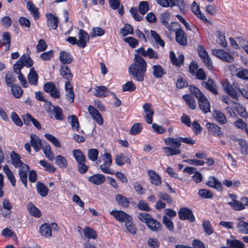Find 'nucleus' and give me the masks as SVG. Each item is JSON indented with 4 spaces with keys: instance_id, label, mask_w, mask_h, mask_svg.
<instances>
[{
    "instance_id": "nucleus-1",
    "label": "nucleus",
    "mask_w": 248,
    "mask_h": 248,
    "mask_svg": "<svg viewBox=\"0 0 248 248\" xmlns=\"http://www.w3.org/2000/svg\"><path fill=\"white\" fill-rule=\"evenodd\" d=\"M11 163L16 168L18 169V175L22 183L27 187V175L30 170L29 166L21 160L20 156L13 151L10 154Z\"/></svg>"
},
{
    "instance_id": "nucleus-2",
    "label": "nucleus",
    "mask_w": 248,
    "mask_h": 248,
    "mask_svg": "<svg viewBox=\"0 0 248 248\" xmlns=\"http://www.w3.org/2000/svg\"><path fill=\"white\" fill-rule=\"evenodd\" d=\"M189 90L198 100V105L200 109L204 113L210 112V102L203 93L199 89L193 86H190Z\"/></svg>"
},
{
    "instance_id": "nucleus-3",
    "label": "nucleus",
    "mask_w": 248,
    "mask_h": 248,
    "mask_svg": "<svg viewBox=\"0 0 248 248\" xmlns=\"http://www.w3.org/2000/svg\"><path fill=\"white\" fill-rule=\"evenodd\" d=\"M166 145L172 146L173 147H164L162 148L163 152L168 156H172L181 154V151L179 149L181 146V140L180 137L177 138H167L164 140Z\"/></svg>"
},
{
    "instance_id": "nucleus-4",
    "label": "nucleus",
    "mask_w": 248,
    "mask_h": 248,
    "mask_svg": "<svg viewBox=\"0 0 248 248\" xmlns=\"http://www.w3.org/2000/svg\"><path fill=\"white\" fill-rule=\"evenodd\" d=\"M146 66L147 63H132L129 66L128 71L134 79L142 81L146 71Z\"/></svg>"
},
{
    "instance_id": "nucleus-5",
    "label": "nucleus",
    "mask_w": 248,
    "mask_h": 248,
    "mask_svg": "<svg viewBox=\"0 0 248 248\" xmlns=\"http://www.w3.org/2000/svg\"><path fill=\"white\" fill-rule=\"evenodd\" d=\"M44 90L46 93H49L51 97L54 98H59L60 96V93L58 89H57L52 82H48L45 84L44 86Z\"/></svg>"
},
{
    "instance_id": "nucleus-6",
    "label": "nucleus",
    "mask_w": 248,
    "mask_h": 248,
    "mask_svg": "<svg viewBox=\"0 0 248 248\" xmlns=\"http://www.w3.org/2000/svg\"><path fill=\"white\" fill-rule=\"evenodd\" d=\"M178 216L181 220H188L191 222H194L195 220L191 210L186 207L180 208L178 212Z\"/></svg>"
},
{
    "instance_id": "nucleus-7",
    "label": "nucleus",
    "mask_w": 248,
    "mask_h": 248,
    "mask_svg": "<svg viewBox=\"0 0 248 248\" xmlns=\"http://www.w3.org/2000/svg\"><path fill=\"white\" fill-rule=\"evenodd\" d=\"M110 214L120 222H125L132 217L131 216L122 210H112Z\"/></svg>"
},
{
    "instance_id": "nucleus-8",
    "label": "nucleus",
    "mask_w": 248,
    "mask_h": 248,
    "mask_svg": "<svg viewBox=\"0 0 248 248\" xmlns=\"http://www.w3.org/2000/svg\"><path fill=\"white\" fill-rule=\"evenodd\" d=\"M212 53L217 57L226 62H230L233 60L230 53L222 49H214L212 50Z\"/></svg>"
},
{
    "instance_id": "nucleus-9",
    "label": "nucleus",
    "mask_w": 248,
    "mask_h": 248,
    "mask_svg": "<svg viewBox=\"0 0 248 248\" xmlns=\"http://www.w3.org/2000/svg\"><path fill=\"white\" fill-rule=\"evenodd\" d=\"M88 111L92 118L99 124L103 123V118L99 111L92 106L88 107Z\"/></svg>"
},
{
    "instance_id": "nucleus-10",
    "label": "nucleus",
    "mask_w": 248,
    "mask_h": 248,
    "mask_svg": "<svg viewBox=\"0 0 248 248\" xmlns=\"http://www.w3.org/2000/svg\"><path fill=\"white\" fill-rule=\"evenodd\" d=\"M152 105L149 103H145L143 106V108L145 114V119L147 123L151 124L153 122V116L154 113V109L151 107Z\"/></svg>"
},
{
    "instance_id": "nucleus-11",
    "label": "nucleus",
    "mask_w": 248,
    "mask_h": 248,
    "mask_svg": "<svg viewBox=\"0 0 248 248\" xmlns=\"http://www.w3.org/2000/svg\"><path fill=\"white\" fill-rule=\"evenodd\" d=\"M176 41L180 45L185 46L187 44L186 34L181 29H178L175 33Z\"/></svg>"
},
{
    "instance_id": "nucleus-12",
    "label": "nucleus",
    "mask_w": 248,
    "mask_h": 248,
    "mask_svg": "<svg viewBox=\"0 0 248 248\" xmlns=\"http://www.w3.org/2000/svg\"><path fill=\"white\" fill-rule=\"evenodd\" d=\"M206 126L208 130L214 136L219 138L223 136V132L221 131L220 127L217 124L213 123H207L206 124Z\"/></svg>"
},
{
    "instance_id": "nucleus-13",
    "label": "nucleus",
    "mask_w": 248,
    "mask_h": 248,
    "mask_svg": "<svg viewBox=\"0 0 248 248\" xmlns=\"http://www.w3.org/2000/svg\"><path fill=\"white\" fill-rule=\"evenodd\" d=\"M78 41L77 46L81 48H84L86 45V40H89L88 34L84 30H80L78 35Z\"/></svg>"
},
{
    "instance_id": "nucleus-14",
    "label": "nucleus",
    "mask_w": 248,
    "mask_h": 248,
    "mask_svg": "<svg viewBox=\"0 0 248 248\" xmlns=\"http://www.w3.org/2000/svg\"><path fill=\"white\" fill-rule=\"evenodd\" d=\"M30 137L31 145L36 152H39L43 146L41 140L38 136L33 134H31Z\"/></svg>"
},
{
    "instance_id": "nucleus-15",
    "label": "nucleus",
    "mask_w": 248,
    "mask_h": 248,
    "mask_svg": "<svg viewBox=\"0 0 248 248\" xmlns=\"http://www.w3.org/2000/svg\"><path fill=\"white\" fill-rule=\"evenodd\" d=\"M148 174L151 184L155 186H159L161 183V178L155 171L150 170H148Z\"/></svg>"
},
{
    "instance_id": "nucleus-16",
    "label": "nucleus",
    "mask_w": 248,
    "mask_h": 248,
    "mask_svg": "<svg viewBox=\"0 0 248 248\" xmlns=\"http://www.w3.org/2000/svg\"><path fill=\"white\" fill-rule=\"evenodd\" d=\"M146 225L151 231L155 232H158L162 230L161 223L153 217L147 221Z\"/></svg>"
},
{
    "instance_id": "nucleus-17",
    "label": "nucleus",
    "mask_w": 248,
    "mask_h": 248,
    "mask_svg": "<svg viewBox=\"0 0 248 248\" xmlns=\"http://www.w3.org/2000/svg\"><path fill=\"white\" fill-rule=\"evenodd\" d=\"M47 18L48 26L53 30H55L58 27V18L51 13H47L46 15Z\"/></svg>"
},
{
    "instance_id": "nucleus-18",
    "label": "nucleus",
    "mask_w": 248,
    "mask_h": 248,
    "mask_svg": "<svg viewBox=\"0 0 248 248\" xmlns=\"http://www.w3.org/2000/svg\"><path fill=\"white\" fill-rule=\"evenodd\" d=\"M115 163L119 166H122L125 163L129 165L131 164V160L129 157L123 153L115 155Z\"/></svg>"
},
{
    "instance_id": "nucleus-19",
    "label": "nucleus",
    "mask_w": 248,
    "mask_h": 248,
    "mask_svg": "<svg viewBox=\"0 0 248 248\" xmlns=\"http://www.w3.org/2000/svg\"><path fill=\"white\" fill-rule=\"evenodd\" d=\"M106 180L105 176L100 173L95 174L88 178V181L96 185L102 184Z\"/></svg>"
},
{
    "instance_id": "nucleus-20",
    "label": "nucleus",
    "mask_w": 248,
    "mask_h": 248,
    "mask_svg": "<svg viewBox=\"0 0 248 248\" xmlns=\"http://www.w3.org/2000/svg\"><path fill=\"white\" fill-rule=\"evenodd\" d=\"M202 85L213 94H218L217 87L216 82L213 79H208L207 81L203 82Z\"/></svg>"
},
{
    "instance_id": "nucleus-21",
    "label": "nucleus",
    "mask_w": 248,
    "mask_h": 248,
    "mask_svg": "<svg viewBox=\"0 0 248 248\" xmlns=\"http://www.w3.org/2000/svg\"><path fill=\"white\" fill-rule=\"evenodd\" d=\"M94 95L101 98L107 96L109 92L108 88L104 86H96L94 88Z\"/></svg>"
},
{
    "instance_id": "nucleus-22",
    "label": "nucleus",
    "mask_w": 248,
    "mask_h": 248,
    "mask_svg": "<svg viewBox=\"0 0 248 248\" xmlns=\"http://www.w3.org/2000/svg\"><path fill=\"white\" fill-rule=\"evenodd\" d=\"M207 185L212 188L217 189L218 191L222 190V185L221 182L215 177H210V179L207 183Z\"/></svg>"
},
{
    "instance_id": "nucleus-23",
    "label": "nucleus",
    "mask_w": 248,
    "mask_h": 248,
    "mask_svg": "<svg viewBox=\"0 0 248 248\" xmlns=\"http://www.w3.org/2000/svg\"><path fill=\"white\" fill-rule=\"evenodd\" d=\"M110 7L113 10H118L120 15L124 14L123 6L121 4L120 0H108Z\"/></svg>"
},
{
    "instance_id": "nucleus-24",
    "label": "nucleus",
    "mask_w": 248,
    "mask_h": 248,
    "mask_svg": "<svg viewBox=\"0 0 248 248\" xmlns=\"http://www.w3.org/2000/svg\"><path fill=\"white\" fill-rule=\"evenodd\" d=\"M4 172L6 175L8 180L10 181L12 186H16V179L12 171L9 169L7 165H5L3 167Z\"/></svg>"
},
{
    "instance_id": "nucleus-25",
    "label": "nucleus",
    "mask_w": 248,
    "mask_h": 248,
    "mask_svg": "<svg viewBox=\"0 0 248 248\" xmlns=\"http://www.w3.org/2000/svg\"><path fill=\"white\" fill-rule=\"evenodd\" d=\"M153 75L155 78H161L166 74V70L159 64L153 66Z\"/></svg>"
},
{
    "instance_id": "nucleus-26",
    "label": "nucleus",
    "mask_w": 248,
    "mask_h": 248,
    "mask_svg": "<svg viewBox=\"0 0 248 248\" xmlns=\"http://www.w3.org/2000/svg\"><path fill=\"white\" fill-rule=\"evenodd\" d=\"M27 209L28 212L31 216L36 217H39L41 216V211L32 202H29L28 203Z\"/></svg>"
},
{
    "instance_id": "nucleus-27",
    "label": "nucleus",
    "mask_w": 248,
    "mask_h": 248,
    "mask_svg": "<svg viewBox=\"0 0 248 248\" xmlns=\"http://www.w3.org/2000/svg\"><path fill=\"white\" fill-rule=\"evenodd\" d=\"M27 7L35 20L39 18L40 13L38 9L31 1H29L27 2Z\"/></svg>"
},
{
    "instance_id": "nucleus-28",
    "label": "nucleus",
    "mask_w": 248,
    "mask_h": 248,
    "mask_svg": "<svg viewBox=\"0 0 248 248\" xmlns=\"http://www.w3.org/2000/svg\"><path fill=\"white\" fill-rule=\"evenodd\" d=\"M115 200L119 205L126 208L129 207L130 202L126 197L120 194H117L115 196Z\"/></svg>"
},
{
    "instance_id": "nucleus-29",
    "label": "nucleus",
    "mask_w": 248,
    "mask_h": 248,
    "mask_svg": "<svg viewBox=\"0 0 248 248\" xmlns=\"http://www.w3.org/2000/svg\"><path fill=\"white\" fill-rule=\"evenodd\" d=\"M226 244L229 248H244L245 244L237 239H227Z\"/></svg>"
},
{
    "instance_id": "nucleus-30",
    "label": "nucleus",
    "mask_w": 248,
    "mask_h": 248,
    "mask_svg": "<svg viewBox=\"0 0 248 248\" xmlns=\"http://www.w3.org/2000/svg\"><path fill=\"white\" fill-rule=\"evenodd\" d=\"M214 117L215 120L220 124H225L227 122V119L223 113L219 110H215Z\"/></svg>"
},
{
    "instance_id": "nucleus-31",
    "label": "nucleus",
    "mask_w": 248,
    "mask_h": 248,
    "mask_svg": "<svg viewBox=\"0 0 248 248\" xmlns=\"http://www.w3.org/2000/svg\"><path fill=\"white\" fill-rule=\"evenodd\" d=\"M40 232L42 236L49 237L51 236L52 231L49 224L45 223L42 225L40 228Z\"/></svg>"
},
{
    "instance_id": "nucleus-32",
    "label": "nucleus",
    "mask_w": 248,
    "mask_h": 248,
    "mask_svg": "<svg viewBox=\"0 0 248 248\" xmlns=\"http://www.w3.org/2000/svg\"><path fill=\"white\" fill-rule=\"evenodd\" d=\"M66 63H63V65L61 66L60 69V74L64 78L70 80L72 78V75L69 68L65 65Z\"/></svg>"
},
{
    "instance_id": "nucleus-33",
    "label": "nucleus",
    "mask_w": 248,
    "mask_h": 248,
    "mask_svg": "<svg viewBox=\"0 0 248 248\" xmlns=\"http://www.w3.org/2000/svg\"><path fill=\"white\" fill-rule=\"evenodd\" d=\"M72 153L74 158L78 162V164L82 162H86L85 156L83 153L80 150L78 149L74 150H73Z\"/></svg>"
},
{
    "instance_id": "nucleus-34",
    "label": "nucleus",
    "mask_w": 248,
    "mask_h": 248,
    "mask_svg": "<svg viewBox=\"0 0 248 248\" xmlns=\"http://www.w3.org/2000/svg\"><path fill=\"white\" fill-rule=\"evenodd\" d=\"M124 226L127 232L132 234H136L137 229L135 225L133 222L132 217L125 222Z\"/></svg>"
},
{
    "instance_id": "nucleus-35",
    "label": "nucleus",
    "mask_w": 248,
    "mask_h": 248,
    "mask_svg": "<svg viewBox=\"0 0 248 248\" xmlns=\"http://www.w3.org/2000/svg\"><path fill=\"white\" fill-rule=\"evenodd\" d=\"M182 97L190 108L194 109L196 108V105L195 99L191 95L184 94Z\"/></svg>"
},
{
    "instance_id": "nucleus-36",
    "label": "nucleus",
    "mask_w": 248,
    "mask_h": 248,
    "mask_svg": "<svg viewBox=\"0 0 248 248\" xmlns=\"http://www.w3.org/2000/svg\"><path fill=\"white\" fill-rule=\"evenodd\" d=\"M83 232L85 237L88 239H95L97 237L96 231L89 227H86L83 230Z\"/></svg>"
},
{
    "instance_id": "nucleus-37",
    "label": "nucleus",
    "mask_w": 248,
    "mask_h": 248,
    "mask_svg": "<svg viewBox=\"0 0 248 248\" xmlns=\"http://www.w3.org/2000/svg\"><path fill=\"white\" fill-rule=\"evenodd\" d=\"M29 83L31 85H37L38 83V75L33 68L31 69L28 76Z\"/></svg>"
},
{
    "instance_id": "nucleus-38",
    "label": "nucleus",
    "mask_w": 248,
    "mask_h": 248,
    "mask_svg": "<svg viewBox=\"0 0 248 248\" xmlns=\"http://www.w3.org/2000/svg\"><path fill=\"white\" fill-rule=\"evenodd\" d=\"M236 228L237 231L241 233H248V223L246 222L239 221L236 225Z\"/></svg>"
},
{
    "instance_id": "nucleus-39",
    "label": "nucleus",
    "mask_w": 248,
    "mask_h": 248,
    "mask_svg": "<svg viewBox=\"0 0 248 248\" xmlns=\"http://www.w3.org/2000/svg\"><path fill=\"white\" fill-rule=\"evenodd\" d=\"M43 151L46 158L51 161L54 159V156L53 153L51 151V147L49 144H46L42 146L41 148Z\"/></svg>"
},
{
    "instance_id": "nucleus-40",
    "label": "nucleus",
    "mask_w": 248,
    "mask_h": 248,
    "mask_svg": "<svg viewBox=\"0 0 248 248\" xmlns=\"http://www.w3.org/2000/svg\"><path fill=\"white\" fill-rule=\"evenodd\" d=\"M174 6H177L181 13H184L186 4L184 0H172L170 6L172 7Z\"/></svg>"
},
{
    "instance_id": "nucleus-41",
    "label": "nucleus",
    "mask_w": 248,
    "mask_h": 248,
    "mask_svg": "<svg viewBox=\"0 0 248 248\" xmlns=\"http://www.w3.org/2000/svg\"><path fill=\"white\" fill-rule=\"evenodd\" d=\"M54 115L55 118L57 120L62 121L64 120V117L62 108L59 107L53 106V108L51 110Z\"/></svg>"
},
{
    "instance_id": "nucleus-42",
    "label": "nucleus",
    "mask_w": 248,
    "mask_h": 248,
    "mask_svg": "<svg viewBox=\"0 0 248 248\" xmlns=\"http://www.w3.org/2000/svg\"><path fill=\"white\" fill-rule=\"evenodd\" d=\"M36 188L37 192L41 196L44 197L47 196L48 192V189L43 183L38 182L37 184Z\"/></svg>"
},
{
    "instance_id": "nucleus-43",
    "label": "nucleus",
    "mask_w": 248,
    "mask_h": 248,
    "mask_svg": "<svg viewBox=\"0 0 248 248\" xmlns=\"http://www.w3.org/2000/svg\"><path fill=\"white\" fill-rule=\"evenodd\" d=\"M198 51L200 57L202 60L203 62H210L209 56L203 46L199 45L198 47Z\"/></svg>"
},
{
    "instance_id": "nucleus-44",
    "label": "nucleus",
    "mask_w": 248,
    "mask_h": 248,
    "mask_svg": "<svg viewBox=\"0 0 248 248\" xmlns=\"http://www.w3.org/2000/svg\"><path fill=\"white\" fill-rule=\"evenodd\" d=\"M240 152L242 154L247 155L248 154V143L243 139L237 140Z\"/></svg>"
},
{
    "instance_id": "nucleus-45",
    "label": "nucleus",
    "mask_w": 248,
    "mask_h": 248,
    "mask_svg": "<svg viewBox=\"0 0 248 248\" xmlns=\"http://www.w3.org/2000/svg\"><path fill=\"white\" fill-rule=\"evenodd\" d=\"M55 163L61 168H66L67 166V162L66 158L61 155L56 156Z\"/></svg>"
},
{
    "instance_id": "nucleus-46",
    "label": "nucleus",
    "mask_w": 248,
    "mask_h": 248,
    "mask_svg": "<svg viewBox=\"0 0 248 248\" xmlns=\"http://www.w3.org/2000/svg\"><path fill=\"white\" fill-rule=\"evenodd\" d=\"M202 226L204 232L208 235L213 233L214 231L211 224L208 220H204L202 222Z\"/></svg>"
},
{
    "instance_id": "nucleus-47",
    "label": "nucleus",
    "mask_w": 248,
    "mask_h": 248,
    "mask_svg": "<svg viewBox=\"0 0 248 248\" xmlns=\"http://www.w3.org/2000/svg\"><path fill=\"white\" fill-rule=\"evenodd\" d=\"M228 204L235 210L240 211L245 209L240 201L232 200V202H228Z\"/></svg>"
},
{
    "instance_id": "nucleus-48",
    "label": "nucleus",
    "mask_w": 248,
    "mask_h": 248,
    "mask_svg": "<svg viewBox=\"0 0 248 248\" xmlns=\"http://www.w3.org/2000/svg\"><path fill=\"white\" fill-rule=\"evenodd\" d=\"M2 45L6 46V50H8L10 46L11 36L8 32H5L2 35Z\"/></svg>"
},
{
    "instance_id": "nucleus-49",
    "label": "nucleus",
    "mask_w": 248,
    "mask_h": 248,
    "mask_svg": "<svg viewBox=\"0 0 248 248\" xmlns=\"http://www.w3.org/2000/svg\"><path fill=\"white\" fill-rule=\"evenodd\" d=\"M60 59L61 62H72L73 61L71 54L65 51H62L60 53Z\"/></svg>"
},
{
    "instance_id": "nucleus-50",
    "label": "nucleus",
    "mask_w": 248,
    "mask_h": 248,
    "mask_svg": "<svg viewBox=\"0 0 248 248\" xmlns=\"http://www.w3.org/2000/svg\"><path fill=\"white\" fill-rule=\"evenodd\" d=\"M199 196L203 199H211L213 197L212 192L206 189H201L198 191Z\"/></svg>"
},
{
    "instance_id": "nucleus-51",
    "label": "nucleus",
    "mask_w": 248,
    "mask_h": 248,
    "mask_svg": "<svg viewBox=\"0 0 248 248\" xmlns=\"http://www.w3.org/2000/svg\"><path fill=\"white\" fill-rule=\"evenodd\" d=\"M151 35L157 44L159 45L162 47H164L165 46V42L161 38L160 35L155 31L151 30Z\"/></svg>"
},
{
    "instance_id": "nucleus-52",
    "label": "nucleus",
    "mask_w": 248,
    "mask_h": 248,
    "mask_svg": "<svg viewBox=\"0 0 248 248\" xmlns=\"http://www.w3.org/2000/svg\"><path fill=\"white\" fill-rule=\"evenodd\" d=\"M170 13L168 11H165L160 14L159 19L162 24L165 26H167L169 23L170 19Z\"/></svg>"
},
{
    "instance_id": "nucleus-53",
    "label": "nucleus",
    "mask_w": 248,
    "mask_h": 248,
    "mask_svg": "<svg viewBox=\"0 0 248 248\" xmlns=\"http://www.w3.org/2000/svg\"><path fill=\"white\" fill-rule=\"evenodd\" d=\"M136 87L132 81H129L122 86L123 92H133L135 90Z\"/></svg>"
},
{
    "instance_id": "nucleus-54",
    "label": "nucleus",
    "mask_w": 248,
    "mask_h": 248,
    "mask_svg": "<svg viewBox=\"0 0 248 248\" xmlns=\"http://www.w3.org/2000/svg\"><path fill=\"white\" fill-rule=\"evenodd\" d=\"M142 129V125L141 123H138L134 124L130 130L131 135H135L139 134Z\"/></svg>"
},
{
    "instance_id": "nucleus-55",
    "label": "nucleus",
    "mask_w": 248,
    "mask_h": 248,
    "mask_svg": "<svg viewBox=\"0 0 248 248\" xmlns=\"http://www.w3.org/2000/svg\"><path fill=\"white\" fill-rule=\"evenodd\" d=\"M39 164L46 168L47 171L54 172L56 171V168L50 163H48L45 160H42L39 161Z\"/></svg>"
},
{
    "instance_id": "nucleus-56",
    "label": "nucleus",
    "mask_w": 248,
    "mask_h": 248,
    "mask_svg": "<svg viewBox=\"0 0 248 248\" xmlns=\"http://www.w3.org/2000/svg\"><path fill=\"white\" fill-rule=\"evenodd\" d=\"M105 31L100 27H94L90 32L91 37L100 36L104 34Z\"/></svg>"
},
{
    "instance_id": "nucleus-57",
    "label": "nucleus",
    "mask_w": 248,
    "mask_h": 248,
    "mask_svg": "<svg viewBox=\"0 0 248 248\" xmlns=\"http://www.w3.org/2000/svg\"><path fill=\"white\" fill-rule=\"evenodd\" d=\"M162 222L170 231H173L174 230V225L170 218L164 216L162 217Z\"/></svg>"
},
{
    "instance_id": "nucleus-58",
    "label": "nucleus",
    "mask_w": 248,
    "mask_h": 248,
    "mask_svg": "<svg viewBox=\"0 0 248 248\" xmlns=\"http://www.w3.org/2000/svg\"><path fill=\"white\" fill-rule=\"evenodd\" d=\"M16 81V77H15L13 74L11 72H8L6 74L5 77L6 84L9 87H12L13 86L14 83Z\"/></svg>"
},
{
    "instance_id": "nucleus-59",
    "label": "nucleus",
    "mask_w": 248,
    "mask_h": 248,
    "mask_svg": "<svg viewBox=\"0 0 248 248\" xmlns=\"http://www.w3.org/2000/svg\"><path fill=\"white\" fill-rule=\"evenodd\" d=\"M99 152L97 149H90L88 150V155L89 159L92 161L97 160Z\"/></svg>"
},
{
    "instance_id": "nucleus-60",
    "label": "nucleus",
    "mask_w": 248,
    "mask_h": 248,
    "mask_svg": "<svg viewBox=\"0 0 248 248\" xmlns=\"http://www.w3.org/2000/svg\"><path fill=\"white\" fill-rule=\"evenodd\" d=\"M12 93L16 98H20L23 93V91L21 88L17 85H15L11 87Z\"/></svg>"
},
{
    "instance_id": "nucleus-61",
    "label": "nucleus",
    "mask_w": 248,
    "mask_h": 248,
    "mask_svg": "<svg viewBox=\"0 0 248 248\" xmlns=\"http://www.w3.org/2000/svg\"><path fill=\"white\" fill-rule=\"evenodd\" d=\"M45 137L50 141L56 147H61V144L58 140L50 134H46Z\"/></svg>"
},
{
    "instance_id": "nucleus-62",
    "label": "nucleus",
    "mask_w": 248,
    "mask_h": 248,
    "mask_svg": "<svg viewBox=\"0 0 248 248\" xmlns=\"http://www.w3.org/2000/svg\"><path fill=\"white\" fill-rule=\"evenodd\" d=\"M24 63H16L14 65V69L15 72L17 74H19L21 73V69L25 65L28 67L32 66L33 63H25V64H23Z\"/></svg>"
},
{
    "instance_id": "nucleus-63",
    "label": "nucleus",
    "mask_w": 248,
    "mask_h": 248,
    "mask_svg": "<svg viewBox=\"0 0 248 248\" xmlns=\"http://www.w3.org/2000/svg\"><path fill=\"white\" fill-rule=\"evenodd\" d=\"M149 10V5L147 1H141L139 6V11L142 15H144Z\"/></svg>"
},
{
    "instance_id": "nucleus-64",
    "label": "nucleus",
    "mask_w": 248,
    "mask_h": 248,
    "mask_svg": "<svg viewBox=\"0 0 248 248\" xmlns=\"http://www.w3.org/2000/svg\"><path fill=\"white\" fill-rule=\"evenodd\" d=\"M138 217L139 220L146 224L147 221H149L152 216L148 213L141 212L139 214Z\"/></svg>"
}]
</instances>
